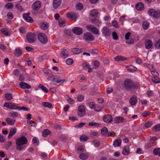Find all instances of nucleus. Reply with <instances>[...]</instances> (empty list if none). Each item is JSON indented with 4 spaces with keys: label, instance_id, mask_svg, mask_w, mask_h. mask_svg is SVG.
<instances>
[{
    "label": "nucleus",
    "instance_id": "5",
    "mask_svg": "<svg viewBox=\"0 0 160 160\" xmlns=\"http://www.w3.org/2000/svg\"><path fill=\"white\" fill-rule=\"evenodd\" d=\"M26 38L29 43H33L35 41L36 35L33 33L29 32L27 34Z\"/></svg>",
    "mask_w": 160,
    "mask_h": 160
},
{
    "label": "nucleus",
    "instance_id": "21",
    "mask_svg": "<svg viewBox=\"0 0 160 160\" xmlns=\"http://www.w3.org/2000/svg\"><path fill=\"white\" fill-rule=\"evenodd\" d=\"M40 26L42 29L45 30L47 29L49 27L48 24L46 22H41L40 24Z\"/></svg>",
    "mask_w": 160,
    "mask_h": 160
},
{
    "label": "nucleus",
    "instance_id": "20",
    "mask_svg": "<svg viewBox=\"0 0 160 160\" xmlns=\"http://www.w3.org/2000/svg\"><path fill=\"white\" fill-rule=\"evenodd\" d=\"M102 33L105 35L109 36L111 34L109 29L106 27H104L102 30Z\"/></svg>",
    "mask_w": 160,
    "mask_h": 160
},
{
    "label": "nucleus",
    "instance_id": "49",
    "mask_svg": "<svg viewBox=\"0 0 160 160\" xmlns=\"http://www.w3.org/2000/svg\"><path fill=\"white\" fill-rule=\"evenodd\" d=\"M80 139L81 141H86L88 139V138L87 136L82 135L80 137Z\"/></svg>",
    "mask_w": 160,
    "mask_h": 160
},
{
    "label": "nucleus",
    "instance_id": "11",
    "mask_svg": "<svg viewBox=\"0 0 160 160\" xmlns=\"http://www.w3.org/2000/svg\"><path fill=\"white\" fill-rule=\"evenodd\" d=\"M67 16L68 18L73 19H76L79 17L78 14L74 12H68L67 14Z\"/></svg>",
    "mask_w": 160,
    "mask_h": 160
},
{
    "label": "nucleus",
    "instance_id": "15",
    "mask_svg": "<svg viewBox=\"0 0 160 160\" xmlns=\"http://www.w3.org/2000/svg\"><path fill=\"white\" fill-rule=\"evenodd\" d=\"M125 119L122 117L118 116L116 117L114 119L113 121L115 123H122L124 122Z\"/></svg>",
    "mask_w": 160,
    "mask_h": 160
},
{
    "label": "nucleus",
    "instance_id": "2",
    "mask_svg": "<svg viewBox=\"0 0 160 160\" xmlns=\"http://www.w3.org/2000/svg\"><path fill=\"white\" fill-rule=\"evenodd\" d=\"M148 14L154 18H159L160 17V10H156L153 9H150L148 10Z\"/></svg>",
    "mask_w": 160,
    "mask_h": 160
},
{
    "label": "nucleus",
    "instance_id": "34",
    "mask_svg": "<svg viewBox=\"0 0 160 160\" xmlns=\"http://www.w3.org/2000/svg\"><path fill=\"white\" fill-rule=\"evenodd\" d=\"M153 154L155 155H158L160 157V148H156L153 150Z\"/></svg>",
    "mask_w": 160,
    "mask_h": 160
},
{
    "label": "nucleus",
    "instance_id": "26",
    "mask_svg": "<svg viewBox=\"0 0 160 160\" xmlns=\"http://www.w3.org/2000/svg\"><path fill=\"white\" fill-rule=\"evenodd\" d=\"M16 128H13L11 129L10 131L8 138H11L13 136V135L16 133Z\"/></svg>",
    "mask_w": 160,
    "mask_h": 160
},
{
    "label": "nucleus",
    "instance_id": "45",
    "mask_svg": "<svg viewBox=\"0 0 160 160\" xmlns=\"http://www.w3.org/2000/svg\"><path fill=\"white\" fill-rule=\"evenodd\" d=\"M93 68H98L99 65V62L98 61H94L93 63Z\"/></svg>",
    "mask_w": 160,
    "mask_h": 160
},
{
    "label": "nucleus",
    "instance_id": "57",
    "mask_svg": "<svg viewBox=\"0 0 160 160\" xmlns=\"http://www.w3.org/2000/svg\"><path fill=\"white\" fill-rule=\"evenodd\" d=\"M12 105V103L11 102H7L5 103L4 104V106L5 107H7V108L11 109V106Z\"/></svg>",
    "mask_w": 160,
    "mask_h": 160
},
{
    "label": "nucleus",
    "instance_id": "19",
    "mask_svg": "<svg viewBox=\"0 0 160 160\" xmlns=\"http://www.w3.org/2000/svg\"><path fill=\"white\" fill-rule=\"evenodd\" d=\"M20 87L23 89H29L31 88V86L28 83L23 82L19 83Z\"/></svg>",
    "mask_w": 160,
    "mask_h": 160
},
{
    "label": "nucleus",
    "instance_id": "39",
    "mask_svg": "<svg viewBox=\"0 0 160 160\" xmlns=\"http://www.w3.org/2000/svg\"><path fill=\"white\" fill-rule=\"evenodd\" d=\"M84 98V97L83 95H78L77 99L78 102H81L82 101Z\"/></svg>",
    "mask_w": 160,
    "mask_h": 160
},
{
    "label": "nucleus",
    "instance_id": "30",
    "mask_svg": "<svg viewBox=\"0 0 160 160\" xmlns=\"http://www.w3.org/2000/svg\"><path fill=\"white\" fill-rule=\"evenodd\" d=\"M115 60L117 61H122L126 60V58L121 56H118L114 58Z\"/></svg>",
    "mask_w": 160,
    "mask_h": 160
},
{
    "label": "nucleus",
    "instance_id": "43",
    "mask_svg": "<svg viewBox=\"0 0 160 160\" xmlns=\"http://www.w3.org/2000/svg\"><path fill=\"white\" fill-rule=\"evenodd\" d=\"M22 50L21 49L17 48L16 50L15 54L17 56H19L22 54Z\"/></svg>",
    "mask_w": 160,
    "mask_h": 160
},
{
    "label": "nucleus",
    "instance_id": "56",
    "mask_svg": "<svg viewBox=\"0 0 160 160\" xmlns=\"http://www.w3.org/2000/svg\"><path fill=\"white\" fill-rule=\"evenodd\" d=\"M15 7L18 9V10L21 12H22L23 10V9L22 6H21L19 4H17L15 5Z\"/></svg>",
    "mask_w": 160,
    "mask_h": 160
},
{
    "label": "nucleus",
    "instance_id": "17",
    "mask_svg": "<svg viewBox=\"0 0 160 160\" xmlns=\"http://www.w3.org/2000/svg\"><path fill=\"white\" fill-rule=\"evenodd\" d=\"M137 98L135 95H133L129 100V103L131 105H134L137 103Z\"/></svg>",
    "mask_w": 160,
    "mask_h": 160
},
{
    "label": "nucleus",
    "instance_id": "29",
    "mask_svg": "<svg viewBox=\"0 0 160 160\" xmlns=\"http://www.w3.org/2000/svg\"><path fill=\"white\" fill-rule=\"evenodd\" d=\"M82 49H80L78 48H72V51L73 54H78L81 52Z\"/></svg>",
    "mask_w": 160,
    "mask_h": 160
},
{
    "label": "nucleus",
    "instance_id": "6",
    "mask_svg": "<svg viewBox=\"0 0 160 160\" xmlns=\"http://www.w3.org/2000/svg\"><path fill=\"white\" fill-rule=\"evenodd\" d=\"M83 38L86 41H92L95 39L92 35L90 32H86L84 34Z\"/></svg>",
    "mask_w": 160,
    "mask_h": 160
},
{
    "label": "nucleus",
    "instance_id": "10",
    "mask_svg": "<svg viewBox=\"0 0 160 160\" xmlns=\"http://www.w3.org/2000/svg\"><path fill=\"white\" fill-rule=\"evenodd\" d=\"M104 122L107 123H111L113 120L112 116L109 114L105 115L103 117Z\"/></svg>",
    "mask_w": 160,
    "mask_h": 160
},
{
    "label": "nucleus",
    "instance_id": "8",
    "mask_svg": "<svg viewBox=\"0 0 160 160\" xmlns=\"http://www.w3.org/2000/svg\"><path fill=\"white\" fill-rule=\"evenodd\" d=\"M124 85L126 89L130 91L132 89V81L128 79L125 81Z\"/></svg>",
    "mask_w": 160,
    "mask_h": 160
},
{
    "label": "nucleus",
    "instance_id": "40",
    "mask_svg": "<svg viewBox=\"0 0 160 160\" xmlns=\"http://www.w3.org/2000/svg\"><path fill=\"white\" fill-rule=\"evenodd\" d=\"M108 132V130L107 128L104 127H103L102 129L101 130V132L102 134L104 136L106 135L107 133Z\"/></svg>",
    "mask_w": 160,
    "mask_h": 160
},
{
    "label": "nucleus",
    "instance_id": "50",
    "mask_svg": "<svg viewBox=\"0 0 160 160\" xmlns=\"http://www.w3.org/2000/svg\"><path fill=\"white\" fill-rule=\"evenodd\" d=\"M88 125L89 126H95V127H98L100 125V124L98 123H97V122H89L88 123Z\"/></svg>",
    "mask_w": 160,
    "mask_h": 160
},
{
    "label": "nucleus",
    "instance_id": "58",
    "mask_svg": "<svg viewBox=\"0 0 160 160\" xmlns=\"http://www.w3.org/2000/svg\"><path fill=\"white\" fill-rule=\"evenodd\" d=\"M5 7L8 9H11L13 8V5L11 3H8L5 5Z\"/></svg>",
    "mask_w": 160,
    "mask_h": 160
},
{
    "label": "nucleus",
    "instance_id": "24",
    "mask_svg": "<svg viewBox=\"0 0 160 160\" xmlns=\"http://www.w3.org/2000/svg\"><path fill=\"white\" fill-rule=\"evenodd\" d=\"M6 122L10 125H13L15 122L16 120L10 118H7L6 119Z\"/></svg>",
    "mask_w": 160,
    "mask_h": 160
},
{
    "label": "nucleus",
    "instance_id": "60",
    "mask_svg": "<svg viewBox=\"0 0 160 160\" xmlns=\"http://www.w3.org/2000/svg\"><path fill=\"white\" fill-rule=\"evenodd\" d=\"M139 85L137 83H133L132 82V89H137L139 87Z\"/></svg>",
    "mask_w": 160,
    "mask_h": 160
},
{
    "label": "nucleus",
    "instance_id": "18",
    "mask_svg": "<svg viewBox=\"0 0 160 160\" xmlns=\"http://www.w3.org/2000/svg\"><path fill=\"white\" fill-rule=\"evenodd\" d=\"M62 0H53V7L55 9L58 8L61 3Z\"/></svg>",
    "mask_w": 160,
    "mask_h": 160
},
{
    "label": "nucleus",
    "instance_id": "14",
    "mask_svg": "<svg viewBox=\"0 0 160 160\" xmlns=\"http://www.w3.org/2000/svg\"><path fill=\"white\" fill-rule=\"evenodd\" d=\"M54 82L57 83H59V85L62 84L66 81L65 79L61 80L60 77L58 75L54 76Z\"/></svg>",
    "mask_w": 160,
    "mask_h": 160
},
{
    "label": "nucleus",
    "instance_id": "33",
    "mask_svg": "<svg viewBox=\"0 0 160 160\" xmlns=\"http://www.w3.org/2000/svg\"><path fill=\"white\" fill-rule=\"evenodd\" d=\"M152 130L154 132H157L160 130V124L154 126L152 128Z\"/></svg>",
    "mask_w": 160,
    "mask_h": 160
},
{
    "label": "nucleus",
    "instance_id": "63",
    "mask_svg": "<svg viewBox=\"0 0 160 160\" xmlns=\"http://www.w3.org/2000/svg\"><path fill=\"white\" fill-rule=\"evenodd\" d=\"M112 25L115 27L116 28H118V25L117 22L116 21H113L112 22Z\"/></svg>",
    "mask_w": 160,
    "mask_h": 160
},
{
    "label": "nucleus",
    "instance_id": "32",
    "mask_svg": "<svg viewBox=\"0 0 160 160\" xmlns=\"http://www.w3.org/2000/svg\"><path fill=\"white\" fill-rule=\"evenodd\" d=\"M51 133V132L47 129H45L43 132L42 135L43 137H46L48 136Z\"/></svg>",
    "mask_w": 160,
    "mask_h": 160
},
{
    "label": "nucleus",
    "instance_id": "44",
    "mask_svg": "<svg viewBox=\"0 0 160 160\" xmlns=\"http://www.w3.org/2000/svg\"><path fill=\"white\" fill-rule=\"evenodd\" d=\"M32 142L33 144L37 146L39 143L38 139L37 138H33L32 140Z\"/></svg>",
    "mask_w": 160,
    "mask_h": 160
},
{
    "label": "nucleus",
    "instance_id": "54",
    "mask_svg": "<svg viewBox=\"0 0 160 160\" xmlns=\"http://www.w3.org/2000/svg\"><path fill=\"white\" fill-rule=\"evenodd\" d=\"M66 62L67 64L70 65L73 63V60L71 58H68L66 60Z\"/></svg>",
    "mask_w": 160,
    "mask_h": 160
},
{
    "label": "nucleus",
    "instance_id": "48",
    "mask_svg": "<svg viewBox=\"0 0 160 160\" xmlns=\"http://www.w3.org/2000/svg\"><path fill=\"white\" fill-rule=\"evenodd\" d=\"M83 8V5L80 3H78L76 6V8L77 10H82Z\"/></svg>",
    "mask_w": 160,
    "mask_h": 160
},
{
    "label": "nucleus",
    "instance_id": "13",
    "mask_svg": "<svg viewBox=\"0 0 160 160\" xmlns=\"http://www.w3.org/2000/svg\"><path fill=\"white\" fill-rule=\"evenodd\" d=\"M72 32L75 34L80 35L82 34L83 31L81 28L79 27H76L73 28Z\"/></svg>",
    "mask_w": 160,
    "mask_h": 160
},
{
    "label": "nucleus",
    "instance_id": "35",
    "mask_svg": "<svg viewBox=\"0 0 160 160\" xmlns=\"http://www.w3.org/2000/svg\"><path fill=\"white\" fill-rule=\"evenodd\" d=\"M149 23L147 21L144 22L142 24V27L144 30L147 29L149 27Z\"/></svg>",
    "mask_w": 160,
    "mask_h": 160
},
{
    "label": "nucleus",
    "instance_id": "36",
    "mask_svg": "<svg viewBox=\"0 0 160 160\" xmlns=\"http://www.w3.org/2000/svg\"><path fill=\"white\" fill-rule=\"evenodd\" d=\"M121 140L120 139H118L115 141L113 143V146L114 147L119 146L121 144Z\"/></svg>",
    "mask_w": 160,
    "mask_h": 160
},
{
    "label": "nucleus",
    "instance_id": "4",
    "mask_svg": "<svg viewBox=\"0 0 160 160\" xmlns=\"http://www.w3.org/2000/svg\"><path fill=\"white\" fill-rule=\"evenodd\" d=\"M38 37L39 40L41 43L45 44L47 42L48 38L45 34L43 33H40L38 34Z\"/></svg>",
    "mask_w": 160,
    "mask_h": 160
},
{
    "label": "nucleus",
    "instance_id": "64",
    "mask_svg": "<svg viewBox=\"0 0 160 160\" xmlns=\"http://www.w3.org/2000/svg\"><path fill=\"white\" fill-rule=\"evenodd\" d=\"M113 38L114 40H117L118 38V36L117 33L115 32H113L112 33Z\"/></svg>",
    "mask_w": 160,
    "mask_h": 160
},
{
    "label": "nucleus",
    "instance_id": "61",
    "mask_svg": "<svg viewBox=\"0 0 160 160\" xmlns=\"http://www.w3.org/2000/svg\"><path fill=\"white\" fill-rule=\"evenodd\" d=\"M59 25L60 27H63L65 26V22L64 21L59 20Z\"/></svg>",
    "mask_w": 160,
    "mask_h": 160
},
{
    "label": "nucleus",
    "instance_id": "23",
    "mask_svg": "<svg viewBox=\"0 0 160 160\" xmlns=\"http://www.w3.org/2000/svg\"><path fill=\"white\" fill-rule=\"evenodd\" d=\"M69 54L68 51L64 49L61 53V57L63 58H66L68 56Z\"/></svg>",
    "mask_w": 160,
    "mask_h": 160
},
{
    "label": "nucleus",
    "instance_id": "42",
    "mask_svg": "<svg viewBox=\"0 0 160 160\" xmlns=\"http://www.w3.org/2000/svg\"><path fill=\"white\" fill-rule=\"evenodd\" d=\"M1 31L2 33L4 35L6 36H10L9 32L8 30L5 29V28H3L2 29Z\"/></svg>",
    "mask_w": 160,
    "mask_h": 160
},
{
    "label": "nucleus",
    "instance_id": "37",
    "mask_svg": "<svg viewBox=\"0 0 160 160\" xmlns=\"http://www.w3.org/2000/svg\"><path fill=\"white\" fill-rule=\"evenodd\" d=\"M42 105L44 107L51 108L52 106V104L48 102H43L42 103Z\"/></svg>",
    "mask_w": 160,
    "mask_h": 160
},
{
    "label": "nucleus",
    "instance_id": "59",
    "mask_svg": "<svg viewBox=\"0 0 160 160\" xmlns=\"http://www.w3.org/2000/svg\"><path fill=\"white\" fill-rule=\"evenodd\" d=\"M5 98L8 100H10L12 99V95L11 94L7 93L5 94Z\"/></svg>",
    "mask_w": 160,
    "mask_h": 160
},
{
    "label": "nucleus",
    "instance_id": "12",
    "mask_svg": "<svg viewBox=\"0 0 160 160\" xmlns=\"http://www.w3.org/2000/svg\"><path fill=\"white\" fill-rule=\"evenodd\" d=\"M30 13H24L23 14V18L27 22L32 23L33 22L32 18L30 16Z\"/></svg>",
    "mask_w": 160,
    "mask_h": 160
},
{
    "label": "nucleus",
    "instance_id": "25",
    "mask_svg": "<svg viewBox=\"0 0 160 160\" xmlns=\"http://www.w3.org/2000/svg\"><path fill=\"white\" fill-rule=\"evenodd\" d=\"M136 9L138 11H141L144 8V5L141 2H138L136 5Z\"/></svg>",
    "mask_w": 160,
    "mask_h": 160
},
{
    "label": "nucleus",
    "instance_id": "9",
    "mask_svg": "<svg viewBox=\"0 0 160 160\" xmlns=\"http://www.w3.org/2000/svg\"><path fill=\"white\" fill-rule=\"evenodd\" d=\"M42 3L39 1H37L34 2L32 6V8L34 10H39L41 7Z\"/></svg>",
    "mask_w": 160,
    "mask_h": 160
},
{
    "label": "nucleus",
    "instance_id": "41",
    "mask_svg": "<svg viewBox=\"0 0 160 160\" xmlns=\"http://www.w3.org/2000/svg\"><path fill=\"white\" fill-rule=\"evenodd\" d=\"M9 114L10 117L13 118L18 117V113L17 112H10Z\"/></svg>",
    "mask_w": 160,
    "mask_h": 160
},
{
    "label": "nucleus",
    "instance_id": "52",
    "mask_svg": "<svg viewBox=\"0 0 160 160\" xmlns=\"http://www.w3.org/2000/svg\"><path fill=\"white\" fill-rule=\"evenodd\" d=\"M152 124V122L147 121L145 122L144 125L145 128H148L150 127Z\"/></svg>",
    "mask_w": 160,
    "mask_h": 160
},
{
    "label": "nucleus",
    "instance_id": "31",
    "mask_svg": "<svg viewBox=\"0 0 160 160\" xmlns=\"http://www.w3.org/2000/svg\"><path fill=\"white\" fill-rule=\"evenodd\" d=\"M127 68L128 70L131 72H135L137 70V68L136 67L132 65L127 66Z\"/></svg>",
    "mask_w": 160,
    "mask_h": 160
},
{
    "label": "nucleus",
    "instance_id": "51",
    "mask_svg": "<svg viewBox=\"0 0 160 160\" xmlns=\"http://www.w3.org/2000/svg\"><path fill=\"white\" fill-rule=\"evenodd\" d=\"M152 81L154 83H159L160 82V79L157 77H155L152 78Z\"/></svg>",
    "mask_w": 160,
    "mask_h": 160
},
{
    "label": "nucleus",
    "instance_id": "7",
    "mask_svg": "<svg viewBox=\"0 0 160 160\" xmlns=\"http://www.w3.org/2000/svg\"><path fill=\"white\" fill-rule=\"evenodd\" d=\"M78 115L80 117L83 116L85 114V110L83 105H80L78 108Z\"/></svg>",
    "mask_w": 160,
    "mask_h": 160
},
{
    "label": "nucleus",
    "instance_id": "27",
    "mask_svg": "<svg viewBox=\"0 0 160 160\" xmlns=\"http://www.w3.org/2000/svg\"><path fill=\"white\" fill-rule=\"evenodd\" d=\"M122 153L123 154L125 155H128L129 153V147L128 146L124 147Z\"/></svg>",
    "mask_w": 160,
    "mask_h": 160
},
{
    "label": "nucleus",
    "instance_id": "1",
    "mask_svg": "<svg viewBox=\"0 0 160 160\" xmlns=\"http://www.w3.org/2000/svg\"><path fill=\"white\" fill-rule=\"evenodd\" d=\"M28 142L27 138L24 136H22L17 138L16 140V148L18 151H22L25 150L26 146L25 145Z\"/></svg>",
    "mask_w": 160,
    "mask_h": 160
},
{
    "label": "nucleus",
    "instance_id": "53",
    "mask_svg": "<svg viewBox=\"0 0 160 160\" xmlns=\"http://www.w3.org/2000/svg\"><path fill=\"white\" fill-rule=\"evenodd\" d=\"M27 123L31 125L32 126L35 127L37 125V123L34 121H30L27 122Z\"/></svg>",
    "mask_w": 160,
    "mask_h": 160
},
{
    "label": "nucleus",
    "instance_id": "16",
    "mask_svg": "<svg viewBox=\"0 0 160 160\" xmlns=\"http://www.w3.org/2000/svg\"><path fill=\"white\" fill-rule=\"evenodd\" d=\"M145 44L146 48L148 49H150L153 45L152 41L150 39H146L145 42Z\"/></svg>",
    "mask_w": 160,
    "mask_h": 160
},
{
    "label": "nucleus",
    "instance_id": "28",
    "mask_svg": "<svg viewBox=\"0 0 160 160\" xmlns=\"http://www.w3.org/2000/svg\"><path fill=\"white\" fill-rule=\"evenodd\" d=\"M79 157L82 160H86L88 158V155L87 153H82L80 154Z\"/></svg>",
    "mask_w": 160,
    "mask_h": 160
},
{
    "label": "nucleus",
    "instance_id": "22",
    "mask_svg": "<svg viewBox=\"0 0 160 160\" xmlns=\"http://www.w3.org/2000/svg\"><path fill=\"white\" fill-rule=\"evenodd\" d=\"M92 23L97 27L100 26L101 24V22L97 19H92L91 20Z\"/></svg>",
    "mask_w": 160,
    "mask_h": 160
},
{
    "label": "nucleus",
    "instance_id": "55",
    "mask_svg": "<svg viewBox=\"0 0 160 160\" xmlns=\"http://www.w3.org/2000/svg\"><path fill=\"white\" fill-rule=\"evenodd\" d=\"M77 150L78 152L79 153L81 152H83L84 151V149L82 146H80L77 148Z\"/></svg>",
    "mask_w": 160,
    "mask_h": 160
},
{
    "label": "nucleus",
    "instance_id": "62",
    "mask_svg": "<svg viewBox=\"0 0 160 160\" xmlns=\"http://www.w3.org/2000/svg\"><path fill=\"white\" fill-rule=\"evenodd\" d=\"M98 133L95 132L91 131L90 133V136L91 137L93 138L95 137L98 136Z\"/></svg>",
    "mask_w": 160,
    "mask_h": 160
},
{
    "label": "nucleus",
    "instance_id": "3",
    "mask_svg": "<svg viewBox=\"0 0 160 160\" xmlns=\"http://www.w3.org/2000/svg\"><path fill=\"white\" fill-rule=\"evenodd\" d=\"M87 29L92 33L98 34L99 33L98 29L94 26L92 25H88L86 26Z\"/></svg>",
    "mask_w": 160,
    "mask_h": 160
},
{
    "label": "nucleus",
    "instance_id": "46",
    "mask_svg": "<svg viewBox=\"0 0 160 160\" xmlns=\"http://www.w3.org/2000/svg\"><path fill=\"white\" fill-rule=\"evenodd\" d=\"M58 138L60 140L64 142L67 140L68 138L67 136L64 135H61L58 137Z\"/></svg>",
    "mask_w": 160,
    "mask_h": 160
},
{
    "label": "nucleus",
    "instance_id": "38",
    "mask_svg": "<svg viewBox=\"0 0 160 160\" xmlns=\"http://www.w3.org/2000/svg\"><path fill=\"white\" fill-rule=\"evenodd\" d=\"M91 15L93 17H97L98 14V11L96 9H93L91 11Z\"/></svg>",
    "mask_w": 160,
    "mask_h": 160
},
{
    "label": "nucleus",
    "instance_id": "47",
    "mask_svg": "<svg viewBox=\"0 0 160 160\" xmlns=\"http://www.w3.org/2000/svg\"><path fill=\"white\" fill-rule=\"evenodd\" d=\"M38 87L39 88H41L43 91L47 93L48 92V90L47 88L42 84H40L38 86Z\"/></svg>",
    "mask_w": 160,
    "mask_h": 160
}]
</instances>
